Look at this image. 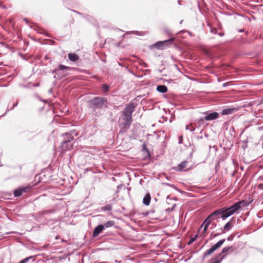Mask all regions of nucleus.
<instances>
[{
	"instance_id": "nucleus-1",
	"label": "nucleus",
	"mask_w": 263,
	"mask_h": 263,
	"mask_svg": "<svg viewBox=\"0 0 263 263\" xmlns=\"http://www.w3.org/2000/svg\"><path fill=\"white\" fill-rule=\"evenodd\" d=\"M136 107L135 103L130 102L126 105L124 110L121 112V115L118 122L120 127L119 134H123L129 128L133 121L132 115Z\"/></svg>"
},
{
	"instance_id": "nucleus-2",
	"label": "nucleus",
	"mask_w": 263,
	"mask_h": 263,
	"mask_svg": "<svg viewBox=\"0 0 263 263\" xmlns=\"http://www.w3.org/2000/svg\"><path fill=\"white\" fill-rule=\"evenodd\" d=\"M88 107L92 111H96L97 109H100L103 108H107L108 100L107 99L104 97H96L87 102Z\"/></svg>"
},
{
	"instance_id": "nucleus-3",
	"label": "nucleus",
	"mask_w": 263,
	"mask_h": 263,
	"mask_svg": "<svg viewBox=\"0 0 263 263\" xmlns=\"http://www.w3.org/2000/svg\"><path fill=\"white\" fill-rule=\"evenodd\" d=\"M62 136H65V137L61 143L59 149H61L62 152L71 150L73 146L72 141L74 140V137L71 134L67 133L62 134Z\"/></svg>"
},
{
	"instance_id": "nucleus-4",
	"label": "nucleus",
	"mask_w": 263,
	"mask_h": 263,
	"mask_svg": "<svg viewBox=\"0 0 263 263\" xmlns=\"http://www.w3.org/2000/svg\"><path fill=\"white\" fill-rule=\"evenodd\" d=\"M71 69L72 68L70 67H68L62 64H60L57 68L52 70L51 72L52 73H55L56 75H57V79L62 78L68 76L69 73L66 71L67 70H71Z\"/></svg>"
},
{
	"instance_id": "nucleus-5",
	"label": "nucleus",
	"mask_w": 263,
	"mask_h": 263,
	"mask_svg": "<svg viewBox=\"0 0 263 263\" xmlns=\"http://www.w3.org/2000/svg\"><path fill=\"white\" fill-rule=\"evenodd\" d=\"M226 239H222L213 245L209 249L207 250L203 254L202 256V260H204L208 256L212 254L216 250L219 248L225 242Z\"/></svg>"
},
{
	"instance_id": "nucleus-6",
	"label": "nucleus",
	"mask_w": 263,
	"mask_h": 263,
	"mask_svg": "<svg viewBox=\"0 0 263 263\" xmlns=\"http://www.w3.org/2000/svg\"><path fill=\"white\" fill-rule=\"evenodd\" d=\"M173 41L174 38H170L164 41H158L155 44L150 45L149 48L152 49L153 48H155L159 50H162L164 49V47L167 45L168 43H172Z\"/></svg>"
},
{
	"instance_id": "nucleus-7",
	"label": "nucleus",
	"mask_w": 263,
	"mask_h": 263,
	"mask_svg": "<svg viewBox=\"0 0 263 263\" xmlns=\"http://www.w3.org/2000/svg\"><path fill=\"white\" fill-rule=\"evenodd\" d=\"M203 114L205 116L203 118H201L200 121H203V120L206 121H212L218 119L219 116V113L217 112L209 113L208 111H205Z\"/></svg>"
},
{
	"instance_id": "nucleus-8",
	"label": "nucleus",
	"mask_w": 263,
	"mask_h": 263,
	"mask_svg": "<svg viewBox=\"0 0 263 263\" xmlns=\"http://www.w3.org/2000/svg\"><path fill=\"white\" fill-rule=\"evenodd\" d=\"M239 203H238V202H236L230 206H224V208L231 215H232L238 210L241 209Z\"/></svg>"
},
{
	"instance_id": "nucleus-9",
	"label": "nucleus",
	"mask_w": 263,
	"mask_h": 263,
	"mask_svg": "<svg viewBox=\"0 0 263 263\" xmlns=\"http://www.w3.org/2000/svg\"><path fill=\"white\" fill-rule=\"evenodd\" d=\"M235 221L234 217H232L229 221L227 222L223 226L222 229L226 232L229 231L233 227L234 223Z\"/></svg>"
},
{
	"instance_id": "nucleus-10",
	"label": "nucleus",
	"mask_w": 263,
	"mask_h": 263,
	"mask_svg": "<svg viewBox=\"0 0 263 263\" xmlns=\"http://www.w3.org/2000/svg\"><path fill=\"white\" fill-rule=\"evenodd\" d=\"M104 230V226L103 224L98 225L93 230L92 237L93 238L97 237Z\"/></svg>"
},
{
	"instance_id": "nucleus-11",
	"label": "nucleus",
	"mask_w": 263,
	"mask_h": 263,
	"mask_svg": "<svg viewBox=\"0 0 263 263\" xmlns=\"http://www.w3.org/2000/svg\"><path fill=\"white\" fill-rule=\"evenodd\" d=\"M222 211H221L220 208L217 209L213 211L211 214H210L208 216L212 220H214L215 219H217L218 222V219L220 218L219 217Z\"/></svg>"
},
{
	"instance_id": "nucleus-12",
	"label": "nucleus",
	"mask_w": 263,
	"mask_h": 263,
	"mask_svg": "<svg viewBox=\"0 0 263 263\" xmlns=\"http://www.w3.org/2000/svg\"><path fill=\"white\" fill-rule=\"evenodd\" d=\"M227 257V254L221 256L220 254H217L215 257L211 258L210 261V263H221L222 260Z\"/></svg>"
},
{
	"instance_id": "nucleus-13",
	"label": "nucleus",
	"mask_w": 263,
	"mask_h": 263,
	"mask_svg": "<svg viewBox=\"0 0 263 263\" xmlns=\"http://www.w3.org/2000/svg\"><path fill=\"white\" fill-rule=\"evenodd\" d=\"M220 210L222 212L219 217H220L222 220H225L227 218L231 216V215L224 209V207L220 208Z\"/></svg>"
},
{
	"instance_id": "nucleus-14",
	"label": "nucleus",
	"mask_w": 263,
	"mask_h": 263,
	"mask_svg": "<svg viewBox=\"0 0 263 263\" xmlns=\"http://www.w3.org/2000/svg\"><path fill=\"white\" fill-rule=\"evenodd\" d=\"M235 110V108L228 107V108L223 109L221 111L220 114L222 115H230V114H232Z\"/></svg>"
},
{
	"instance_id": "nucleus-15",
	"label": "nucleus",
	"mask_w": 263,
	"mask_h": 263,
	"mask_svg": "<svg viewBox=\"0 0 263 263\" xmlns=\"http://www.w3.org/2000/svg\"><path fill=\"white\" fill-rule=\"evenodd\" d=\"M187 161H183L178 165V168L175 169L177 171L183 172L185 171L184 170L187 166Z\"/></svg>"
},
{
	"instance_id": "nucleus-16",
	"label": "nucleus",
	"mask_w": 263,
	"mask_h": 263,
	"mask_svg": "<svg viewBox=\"0 0 263 263\" xmlns=\"http://www.w3.org/2000/svg\"><path fill=\"white\" fill-rule=\"evenodd\" d=\"M233 250H234V249H233V247L232 246L226 247L223 248L222 249L221 252L220 253H219L218 254H220L221 256H223V255H224V254L227 255V253L228 251H230V252L232 253V252H233Z\"/></svg>"
},
{
	"instance_id": "nucleus-17",
	"label": "nucleus",
	"mask_w": 263,
	"mask_h": 263,
	"mask_svg": "<svg viewBox=\"0 0 263 263\" xmlns=\"http://www.w3.org/2000/svg\"><path fill=\"white\" fill-rule=\"evenodd\" d=\"M151 201V196L150 194L147 193L143 199V203L145 205H148L150 204Z\"/></svg>"
},
{
	"instance_id": "nucleus-18",
	"label": "nucleus",
	"mask_w": 263,
	"mask_h": 263,
	"mask_svg": "<svg viewBox=\"0 0 263 263\" xmlns=\"http://www.w3.org/2000/svg\"><path fill=\"white\" fill-rule=\"evenodd\" d=\"M156 90L161 93H165L167 91V87L165 85H157Z\"/></svg>"
},
{
	"instance_id": "nucleus-19",
	"label": "nucleus",
	"mask_w": 263,
	"mask_h": 263,
	"mask_svg": "<svg viewBox=\"0 0 263 263\" xmlns=\"http://www.w3.org/2000/svg\"><path fill=\"white\" fill-rule=\"evenodd\" d=\"M68 57L70 61L74 62L77 61L79 59L78 55L74 53H69L68 54Z\"/></svg>"
},
{
	"instance_id": "nucleus-20",
	"label": "nucleus",
	"mask_w": 263,
	"mask_h": 263,
	"mask_svg": "<svg viewBox=\"0 0 263 263\" xmlns=\"http://www.w3.org/2000/svg\"><path fill=\"white\" fill-rule=\"evenodd\" d=\"M252 200L251 201H247V200H241L239 201L238 202L240 203L239 205L241 207H246L248 206L251 202Z\"/></svg>"
},
{
	"instance_id": "nucleus-21",
	"label": "nucleus",
	"mask_w": 263,
	"mask_h": 263,
	"mask_svg": "<svg viewBox=\"0 0 263 263\" xmlns=\"http://www.w3.org/2000/svg\"><path fill=\"white\" fill-rule=\"evenodd\" d=\"M212 220L208 216L203 221L202 223V225L200 227V228L201 227H202L203 226H209L211 222H212Z\"/></svg>"
},
{
	"instance_id": "nucleus-22",
	"label": "nucleus",
	"mask_w": 263,
	"mask_h": 263,
	"mask_svg": "<svg viewBox=\"0 0 263 263\" xmlns=\"http://www.w3.org/2000/svg\"><path fill=\"white\" fill-rule=\"evenodd\" d=\"M115 223V222L114 220H109L105 222L103 226H104V229L108 228L113 226Z\"/></svg>"
},
{
	"instance_id": "nucleus-23",
	"label": "nucleus",
	"mask_w": 263,
	"mask_h": 263,
	"mask_svg": "<svg viewBox=\"0 0 263 263\" xmlns=\"http://www.w3.org/2000/svg\"><path fill=\"white\" fill-rule=\"evenodd\" d=\"M15 197H18L22 195V191L20 187L15 190L13 192Z\"/></svg>"
},
{
	"instance_id": "nucleus-24",
	"label": "nucleus",
	"mask_w": 263,
	"mask_h": 263,
	"mask_svg": "<svg viewBox=\"0 0 263 263\" xmlns=\"http://www.w3.org/2000/svg\"><path fill=\"white\" fill-rule=\"evenodd\" d=\"M101 211L104 212H110L112 210V205L111 204H106L101 208Z\"/></svg>"
},
{
	"instance_id": "nucleus-25",
	"label": "nucleus",
	"mask_w": 263,
	"mask_h": 263,
	"mask_svg": "<svg viewBox=\"0 0 263 263\" xmlns=\"http://www.w3.org/2000/svg\"><path fill=\"white\" fill-rule=\"evenodd\" d=\"M101 89L104 93H107L109 90V86L107 84H103L101 86Z\"/></svg>"
},
{
	"instance_id": "nucleus-26",
	"label": "nucleus",
	"mask_w": 263,
	"mask_h": 263,
	"mask_svg": "<svg viewBox=\"0 0 263 263\" xmlns=\"http://www.w3.org/2000/svg\"><path fill=\"white\" fill-rule=\"evenodd\" d=\"M198 237V234H196L194 237H190L189 241L187 242V245L190 246L194 242Z\"/></svg>"
},
{
	"instance_id": "nucleus-27",
	"label": "nucleus",
	"mask_w": 263,
	"mask_h": 263,
	"mask_svg": "<svg viewBox=\"0 0 263 263\" xmlns=\"http://www.w3.org/2000/svg\"><path fill=\"white\" fill-rule=\"evenodd\" d=\"M54 212V210H44V211H40L39 213V215L40 216H43V215H44L45 214H48L52 213Z\"/></svg>"
},
{
	"instance_id": "nucleus-28",
	"label": "nucleus",
	"mask_w": 263,
	"mask_h": 263,
	"mask_svg": "<svg viewBox=\"0 0 263 263\" xmlns=\"http://www.w3.org/2000/svg\"><path fill=\"white\" fill-rule=\"evenodd\" d=\"M33 258H34V256H28V257H26V258H24L23 259L21 260L18 263H26L28 261H29L30 259H33V261H34Z\"/></svg>"
},
{
	"instance_id": "nucleus-29",
	"label": "nucleus",
	"mask_w": 263,
	"mask_h": 263,
	"mask_svg": "<svg viewBox=\"0 0 263 263\" xmlns=\"http://www.w3.org/2000/svg\"><path fill=\"white\" fill-rule=\"evenodd\" d=\"M229 133L231 137L232 138H234L235 137V128L233 126H232L229 129Z\"/></svg>"
},
{
	"instance_id": "nucleus-30",
	"label": "nucleus",
	"mask_w": 263,
	"mask_h": 263,
	"mask_svg": "<svg viewBox=\"0 0 263 263\" xmlns=\"http://www.w3.org/2000/svg\"><path fill=\"white\" fill-rule=\"evenodd\" d=\"M20 188L22 190V194L29 192L31 190V187L29 186H22Z\"/></svg>"
},
{
	"instance_id": "nucleus-31",
	"label": "nucleus",
	"mask_w": 263,
	"mask_h": 263,
	"mask_svg": "<svg viewBox=\"0 0 263 263\" xmlns=\"http://www.w3.org/2000/svg\"><path fill=\"white\" fill-rule=\"evenodd\" d=\"M208 26L210 27V31L211 33L215 34H217L218 30L216 28L212 27L209 23L208 24Z\"/></svg>"
},
{
	"instance_id": "nucleus-32",
	"label": "nucleus",
	"mask_w": 263,
	"mask_h": 263,
	"mask_svg": "<svg viewBox=\"0 0 263 263\" xmlns=\"http://www.w3.org/2000/svg\"><path fill=\"white\" fill-rule=\"evenodd\" d=\"M242 145L241 147L243 150L246 149L248 147V140H245L241 141Z\"/></svg>"
},
{
	"instance_id": "nucleus-33",
	"label": "nucleus",
	"mask_w": 263,
	"mask_h": 263,
	"mask_svg": "<svg viewBox=\"0 0 263 263\" xmlns=\"http://www.w3.org/2000/svg\"><path fill=\"white\" fill-rule=\"evenodd\" d=\"M18 105V101L17 100L16 101V102L15 103L13 104V106H12V107H11L10 109H9V108H7V110H6V112L3 115H2L1 117H3V116H4L6 113L9 111V110H13L14 107H16Z\"/></svg>"
},
{
	"instance_id": "nucleus-34",
	"label": "nucleus",
	"mask_w": 263,
	"mask_h": 263,
	"mask_svg": "<svg viewBox=\"0 0 263 263\" xmlns=\"http://www.w3.org/2000/svg\"><path fill=\"white\" fill-rule=\"evenodd\" d=\"M142 150L145 151L148 156H150V152L148 149L147 148L145 143L142 144Z\"/></svg>"
},
{
	"instance_id": "nucleus-35",
	"label": "nucleus",
	"mask_w": 263,
	"mask_h": 263,
	"mask_svg": "<svg viewBox=\"0 0 263 263\" xmlns=\"http://www.w3.org/2000/svg\"><path fill=\"white\" fill-rule=\"evenodd\" d=\"M177 206V204L176 203L174 204L172 206V207L171 208H167L166 210V212H168V213H170L172 211H174V209L176 208V207Z\"/></svg>"
},
{
	"instance_id": "nucleus-36",
	"label": "nucleus",
	"mask_w": 263,
	"mask_h": 263,
	"mask_svg": "<svg viewBox=\"0 0 263 263\" xmlns=\"http://www.w3.org/2000/svg\"><path fill=\"white\" fill-rule=\"evenodd\" d=\"M219 230L221 231V232L220 233H215V234H213V237H214V238L218 236L219 235H220L221 234L225 233V231H223L222 228L219 229Z\"/></svg>"
},
{
	"instance_id": "nucleus-37",
	"label": "nucleus",
	"mask_w": 263,
	"mask_h": 263,
	"mask_svg": "<svg viewBox=\"0 0 263 263\" xmlns=\"http://www.w3.org/2000/svg\"><path fill=\"white\" fill-rule=\"evenodd\" d=\"M154 212H155V211L154 210L147 211L145 213H143V215L146 216L150 215L152 213H154Z\"/></svg>"
},
{
	"instance_id": "nucleus-38",
	"label": "nucleus",
	"mask_w": 263,
	"mask_h": 263,
	"mask_svg": "<svg viewBox=\"0 0 263 263\" xmlns=\"http://www.w3.org/2000/svg\"><path fill=\"white\" fill-rule=\"evenodd\" d=\"M235 235L234 234H231L229 236H228L227 238L228 241H232L234 239Z\"/></svg>"
},
{
	"instance_id": "nucleus-39",
	"label": "nucleus",
	"mask_w": 263,
	"mask_h": 263,
	"mask_svg": "<svg viewBox=\"0 0 263 263\" xmlns=\"http://www.w3.org/2000/svg\"><path fill=\"white\" fill-rule=\"evenodd\" d=\"M35 96L36 98H37L39 100H40L42 102H43L44 103H47V101L46 100L42 99L38 95H35Z\"/></svg>"
},
{
	"instance_id": "nucleus-40",
	"label": "nucleus",
	"mask_w": 263,
	"mask_h": 263,
	"mask_svg": "<svg viewBox=\"0 0 263 263\" xmlns=\"http://www.w3.org/2000/svg\"><path fill=\"white\" fill-rule=\"evenodd\" d=\"M164 184L172 187V188L175 189L176 188V186L174 184H170L169 183H164Z\"/></svg>"
},
{
	"instance_id": "nucleus-41",
	"label": "nucleus",
	"mask_w": 263,
	"mask_h": 263,
	"mask_svg": "<svg viewBox=\"0 0 263 263\" xmlns=\"http://www.w3.org/2000/svg\"><path fill=\"white\" fill-rule=\"evenodd\" d=\"M31 84V83H29L27 85H22L21 86L24 88H29L32 87Z\"/></svg>"
},
{
	"instance_id": "nucleus-42",
	"label": "nucleus",
	"mask_w": 263,
	"mask_h": 263,
	"mask_svg": "<svg viewBox=\"0 0 263 263\" xmlns=\"http://www.w3.org/2000/svg\"><path fill=\"white\" fill-rule=\"evenodd\" d=\"M69 134H71V135L73 136V135H74L75 136H77L79 135V133L78 132H76L75 130H72L69 133Z\"/></svg>"
},
{
	"instance_id": "nucleus-43",
	"label": "nucleus",
	"mask_w": 263,
	"mask_h": 263,
	"mask_svg": "<svg viewBox=\"0 0 263 263\" xmlns=\"http://www.w3.org/2000/svg\"><path fill=\"white\" fill-rule=\"evenodd\" d=\"M185 129L186 130H189L190 132H194L195 130V128H191L189 127V125H187L185 126Z\"/></svg>"
},
{
	"instance_id": "nucleus-44",
	"label": "nucleus",
	"mask_w": 263,
	"mask_h": 263,
	"mask_svg": "<svg viewBox=\"0 0 263 263\" xmlns=\"http://www.w3.org/2000/svg\"><path fill=\"white\" fill-rule=\"evenodd\" d=\"M164 32L168 35H171L172 34L171 31L167 28L164 29Z\"/></svg>"
},
{
	"instance_id": "nucleus-45",
	"label": "nucleus",
	"mask_w": 263,
	"mask_h": 263,
	"mask_svg": "<svg viewBox=\"0 0 263 263\" xmlns=\"http://www.w3.org/2000/svg\"><path fill=\"white\" fill-rule=\"evenodd\" d=\"M183 142V137L182 136H180L179 137V141H178V143L179 144H182Z\"/></svg>"
},
{
	"instance_id": "nucleus-46",
	"label": "nucleus",
	"mask_w": 263,
	"mask_h": 263,
	"mask_svg": "<svg viewBox=\"0 0 263 263\" xmlns=\"http://www.w3.org/2000/svg\"><path fill=\"white\" fill-rule=\"evenodd\" d=\"M131 32L132 33L136 34V35H141V34L140 33V32L138 31H132Z\"/></svg>"
},
{
	"instance_id": "nucleus-47",
	"label": "nucleus",
	"mask_w": 263,
	"mask_h": 263,
	"mask_svg": "<svg viewBox=\"0 0 263 263\" xmlns=\"http://www.w3.org/2000/svg\"><path fill=\"white\" fill-rule=\"evenodd\" d=\"M40 83H32L31 84V86L32 87H39L40 86Z\"/></svg>"
},
{
	"instance_id": "nucleus-48",
	"label": "nucleus",
	"mask_w": 263,
	"mask_h": 263,
	"mask_svg": "<svg viewBox=\"0 0 263 263\" xmlns=\"http://www.w3.org/2000/svg\"><path fill=\"white\" fill-rule=\"evenodd\" d=\"M177 191H178V192L182 194V193H184V192L182 191L181 190H180V189H179L178 187H176V188L175 189Z\"/></svg>"
},
{
	"instance_id": "nucleus-49",
	"label": "nucleus",
	"mask_w": 263,
	"mask_h": 263,
	"mask_svg": "<svg viewBox=\"0 0 263 263\" xmlns=\"http://www.w3.org/2000/svg\"><path fill=\"white\" fill-rule=\"evenodd\" d=\"M168 199H170V200H177V199L176 198H171L170 197V196H169V195H168V196H167V197H166V200H167V201Z\"/></svg>"
},
{
	"instance_id": "nucleus-50",
	"label": "nucleus",
	"mask_w": 263,
	"mask_h": 263,
	"mask_svg": "<svg viewBox=\"0 0 263 263\" xmlns=\"http://www.w3.org/2000/svg\"><path fill=\"white\" fill-rule=\"evenodd\" d=\"M217 34H218L220 36H222L224 35V33L223 32H217Z\"/></svg>"
},
{
	"instance_id": "nucleus-51",
	"label": "nucleus",
	"mask_w": 263,
	"mask_h": 263,
	"mask_svg": "<svg viewBox=\"0 0 263 263\" xmlns=\"http://www.w3.org/2000/svg\"><path fill=\"white\" fill-rule=\"evenodd\" d=\"M202 227H203L204 232H206L208 230L209 226H203Z\"/></svg>"
},
{
	"instance_id": "nucleus-52",
	"label": "nucleus",
	"mask_w": 263,
	"mask_h": 263,
	"mask_svg": "<svg viewBox=\"0 0 263 263\" xmlns=\"http://www.w3.org/2000/svg\"><path fill=\"white\" fill-rule=\"evenodd\" d=\"M72 11L73 12H75V13H77V14H78L80 15H83V13H80V12H79V11H76V10H72Z\"/></svg>"
},
{
	"instance_id": "nucleus-53",
	"label": "nucleus",
	"mask_w": 263,
	"mask_h": 263,
	"mask_svg": "<svg viewBox=\"0 0 263 263\" xmlns=\"http://www.w3.org/2000/svg\"><path fill=\"white\" fill-rule=\"evenodd\" d=\"M193 153H194V150L193 149L192 151L190 153V154H189V157L190 158H192V156H193Z\"/></svg>"
},
{
	"instance_id": "nucleus-54",
	"label": "nucleus",
	"mask_w": 263,
	"mask_h": 263,
	"mask_svg": "<svg viewBox=\"0 0 263 263\" xmlns=\"http://www.w3.org/2000/svg\"><path fill=\"white\" fill-rule=\"evenodd\" d=\"M23 20L26 22V24L29 23V20L27 18H24Z\"/></svg>"
},
{
	"instance_id": "nucleus-55",
	"label": "nucleus",
	"mask_w": 263,
	"mask_h": 263,
	"mask_svg": "<svg viewBox=\"0 0 263 263\" xmlns=\"http://www.w3.org/2000/svg\"><path fill=\"white\" fill-rule=\"evenodd\" d=\"M121 187H122V185L121 184L118 185L117 186V190H118L117 192H118L121 189Z\"/></svg>"
},
{
	"instance_id": "nucleus-56",
	"label": "nucleus",
	"mask_w": 263,
	"mask_h": 263,
	"mask_svg": "<svg viewBox=\"0 0 263 263\" xmlns=\"http://www.w3.org/2000/svg\"><path fill=\"white\" fill-rule=\"evenodd\" d=\"M229 85L228 83H224L223 84L222 86L226 87Z\"/></svg>"
},
{
	"instance_id": "nucleus-57",
	"label": "nucleus",
	"mask_w": 263,
	"mask_h": 263,
	"mask_svg": "<svg viewBox=\"0 0 263 263\" xmlns=\"http://www.w3.org/2000/svg\"><path fill=\"white\" fill-rule=\"evenodd\" d=\"M50 59V58H49L47 55H45L44 58V60H47Z\"/></svg>"
},
{
	"instance_id": "nucleus-58",
	"label": "nucleus",
	"mask_w": 263,
	"mask_h": 263,
	"mask_svg": "<svg viewBox=\"0 0 263 263\" xmlns=\"http://www.w3.org/2000/svg\"><path fill=\"white\" fill-rule=\"evenodd\" d=\"M52 90H53V89H52V88H50V89H49L48 90V93H49V94L52 93Z\"/></svg>"
},
{
	"instance_id": "nucleus-59",
	"label": "nucleus",
	"mask_w": 263,
	"mask_h": 263,
	"mask_svg": "<svg viewBox=\"0 0 263 263\" xmlns=\"http://www.w3.org/2000/svg\"><path fill=\"white\" fill-rule=\"evenodd\" d=\"M81 16L86 18H87L88 17H89V16L88 15H85L84 14H83V15H81Z\"/></svg>"
},
{
	"instance_id": "nucleus-60",
	"label": "nucleus",
	"mask_w": 263,
	"mask_h": 263,
	"mask_svg": "<svg viewBox=\"0 0 263 263\" xmlns=\"http://www.w3.org/2000/svg\"><path fill=\"white\" fill-rule=\"evenodd\" d=\"M81 16L86 18H87L88 17H89V16L88 15H85L84 14H83V15H81Z\"/></svg>"
},
{
	"instance_id": "nucleus-61",
	"label": "nucleus",
	"mask_w": 263,
	"mask_h": 263,
	"mask_svg": "<svg viewBox=\"0 0 263 263\" xmlns=\"http://www.w3.org/2000/svg\"><path fill=\"white\" fill-rule=\"evenodd\" d=\"M81 16L86 18H87L88 17H89V16L88 15H85L84 14H83V15H81Z\"/></svg>"
},
{
	"instance_id": "nucleus-62",
	"label": "nucleus",
	"mask_w": 263,
	"mask_h": 263,
	"mask_svg": "<svg viewBox=\"0 0 263 263\" xmlns=\"http://www.w3.org/2000/svg\"><path fill=\"white\" fill-rule=\"evenodd\" d=\"M238 31L239 32H244V29H239Z\"/></svg>"
},
{
	"instance_id": "nucleus-63",
	"label": "nucleus",
	"mask_w": 263,
	"mask_h": 263,
	"mask_svg": "<svg viewBox=\"0 0 263 263\" xmlns=\"http://www.w3.org/2000/svg\"><path fill=\"white\" fill-rule=\"evenodd\" d=\"M41 63L42 65H46V64L44 63L43 60H42Z\"/></svg>"
},
{
	"instance_id": "nucleus-64",
	"label": "nucleus",
	"mask_w": 263,
	"mask_h": 263,
	"mask_svg": "<svg viewBox=\"0 0 263 263\" xmlns=\"http://www.w3.org/2000/svg\"><path fill=\"white\" fill-rule=\"evenodd\" d=\"M217 224L215 223H213L212 224V226L213 227H215L216 226Z\"/></svg>"
}]
</instances>
